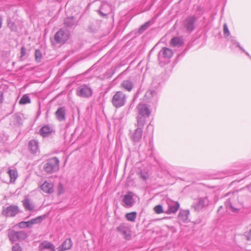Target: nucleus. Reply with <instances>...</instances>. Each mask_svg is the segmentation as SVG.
Here are the masks:
<instances>
[{"instance_id":"29","label":"nucleus","mask_w":251,"mask_h":251,"mask_svg":"<svg viewBox=\"0 0 251 251\" xmlns=\"http://www.w3.org/2000/svg\"><path fill=\"white\" fill-rule=\"evenodd\" d=\"M231 42L232 43V46L231 48H232L233 46L235 45L236 47H238L240 50H241L243 52H245L251 59V56L250 54L247 52L240 45L239 42H236L235 40L232 39L231 40Z\"/></svg>"},{"instance_id":"39","label":"nucleus","mask_w":251,"mask_h":251,"mask_svg":"<svg viewBox=\"0 0 251 251\" xmlns=\"http://www.w3.org/2000/svg\"><path fill=\"white\" fill-rule=\"evenodd\" d=\"M140 177L143 180H146L149 178V175L146 172H141L140 174Z\"/></svg>"},{"instance_id":"13","label":"nucleus","mask_w":251,"mask_h":251,"mask_svg":"<svg viewBox=\"0 0 251 251\" xmlns=\"http://www.w3.org/2000/svg\"><path fill=\"white\" fill-rule=\"evenodd\" d=\"M39 251H55L54 246L50 242L44 241L39 246Z\"/></svg>"},{"instance_id":"4","label":"nucleus","mask_w":251,"mask_h":251,"mask_svg":"<svg viewBox=\"0 0 251 251\" xmlns=\"http://www.w3.org/2000/svg\"><path fill=\"white\" fill-rule=\"evenodd\" d=\"M173 51L168 48H163L159 52L158 54V59L160 63L164 64L169 61V59L173 56Z\"/></svg>"},{"instance_id":"11","label":"nucleus","mask_w":251,"mask_h":251,"mask_svg":"<svg viewBox=\"0 0 251 251\" xmlns=\"http://www.w3.org/2000/svg\"><path fill=\"white\" fill-rule=\"evenodd\" d=\"M209 204V200L207 197L200 198L198 202L195 203L193 207L196 211H200Z\"/></svg>"},{"instance_id":"27","label":"nucleus","mask_w":251,"mask_h":251,"mask_svg":"<svg viewBox=\"0 0 251 251\" xmlns=\"http://www.w3.org/2000/svg\"><path fill=\"white\" fill-rule=\"evenodd\" d=\"M64 24L67 26H72L75 24V21L73 17H68L64 20Z\"/></svg>"},{"instance_id":"7","label":"nucleus","mask_w":251,"mask_h":251,"mask_svg":"<svg viewBox=\"0 0 251 251\" xmlns=\"http://www.w3.org/2000/svg\"><path fill=\"white\" fill-rule=\"evenodd\" d=\"M158 100L157 93L154 90H149L146 92L144 97V100L147 102L155 103Z\"/></svg>"},{"instance_id":"23","label":"nucleus","mask_w":251,"mask_h":251,"mask_svg":"<svg viewBox=\"0 0 251 251\" xmlns=\"http://www.w3.org/2000/svg\"><path fill=\"white\" fill-rule=\"evenodd\" d=\"M28 148L30 151L33 153H36L38 150V142L35 140H31L28 144Z\"/></svg>"},{"instance_id":"10","label":"nucleus","mask_w":251,"mask_h":251,"mask_svg":"<svg viewBox=\"0 0 251 251\" xmlns=\"http://www.w3.org/2000/svg\"><path fill=\"white\" fill-rule=\"evenodd\" d=\"M117 230L123 234L126 239L128 240L130 238V229L126 224H121L117 227Z\"/></svg>"},{"instance_id":"1","label":"nucleus","mask_w":251,"mask_h":251,"mask_svg":"<svg viewBox=\"0 0 251 251\" xmlns=\"http://www.w3.org/2000/svg\"><path fill=\"white\" fill-rule=\"evenodd\" d=\"M59 160L56 157L49 159L44 165V170L49 174H51L59 170Z\"/></svg>"},{"instance_id":"22","label":"nucleus","mask_w":251,"mask_h":251,"mask_svg":"<svg viewBox=\"0 0 251 251\" xmlns=\"http://www.w3.org/2000/svg\"><path fill=\"white\" fill-rule=\"evenodd\" d=\"M121 86L126 90L130 92L133 87V84L130 80H125L122 82Z\"/></svg>"},{"instance_id":"5","label":"nucleus","mask_w":251,"mask_h":251,"mask_svg":"<svg viewBox=\"0 0 251 251\" xmlns=\"http://www.w3.org/2000/svg\"><path fill=\"white\" fill-rule=\"evenodd\" d=\"M69 32L66 29H60L55 34L54 41L56 44H64L69 38Z\"/></svg>"},{"instance_id":"24","label":"nucleus","mask_w":251,"mask_h":251,"mask_svg":"<svg viewBox=\"0 0 251 251\" xmlns=\"http://www.w3.org/2000/svg\"><path fill=\"white\" fill-rule=\"evenodd\" d=\"M72 245V243L70 239H67L62 243L59 248L58 251H63L69 249Z\"/></svg>"},{"instance_id":"46","label":"nucleus","mask_w":251,"mask_h":251,"mask_svg":"<svg viewBox=\"0 0 251 251\" xmlns=\"http://www.w3.org/2000/svg\"><path fill=\"white\" fill-rule=\"evenodd\" d=\"M4 100L3 98V92L2 90H1V89L0 88V103H1L3 102Z\"/></svg>"},{"instance_id":"37","label":"nucleus","mask_w":251,"mask_h":251,"mask_svg":"<svg viewBox=\"0 0 251 251\" xmlns=\"http://www.w3.org/2000/svg\"><path fill=\"white\" fill-rule=\"evenodd\" d=\"M154 210L157 214H160L164 212L163 207L161 205H157L154 207Z\"/></svg>"},{"instance_id":"30","label":"nucleus","mask_w":251,"mask_h":251,"mask_svg":"<svg viewBox=\"0 0 251 251\" xmlns=\"http://www.w3.org/2000/svg\"><path fill=\"white\" fill-rule=\"evenodd\" d=\"M8 174L10 178L11 181H14L18 176L17 171L15 170L9 169L8 171Z\"/></svg>"},{"instance_id":"49","label":"nucleus","mask_w":251,"mask_h":251,"mask_svg":"<svg viewBox=\"0 0 251 251\" xmlns=\"http://www.w3.org/2000/svg\"><path fill=\"white\" fill-rule=\"evenodd\" d=\"M2 23V18L1 16H0V28L1 27Z\"/></svg>"},{"instance_id":"20","label":"nucleus","mask_w":251,"mask_h":251,"mask_svg":"<svg viewBox=\"0 0 251 251\" xmlns=\"http://www.w3.org/2000/svg\"><path fill=\"white\" fill-rule=\"evenodd\" d=\"M189 215V211L188 210H180L178 216V219L179 221L182 222H186L188 220Z\"/></svg>"},{"instance_id":"40","label":"nucleus","mask_w":251,"mask_h":251,"mask_svg":"<svg viewBox=\"0 0 251 251\" xmlns=\"http://www.w3.org/2000/svg\"><path fill=\"white\" fill-rule=\"evenodd\" d=\"M8 26L13 31H15L16 30V26L15 25V24L12 22H8Z\"/></svg>"},{"instance_id":"16","label":"nucleus","mask_w":251,"mask_h":251,"mask_svg":"<svg viewBox=\"0 0 251 251\" xmlns=\"http://www.w3.org/2000/svg\"><path fill=\"white\" fill-rule=\"evenodd\" d=\"M143 130L140 128H137L131 134L130 138L132 141L134 143H137L140 141L142 136Z\"/></svg>"},{"instance_id":"31","label":"nucleus","mask_w":251,"mask_h":251,"mask_svg":"<svg viewBox=\"0 0 251 251\" xmlns=\"http://www.w3.org/2000/svg\"><path fill=\"white\" fill-rule=\"evenodd\" d=\"M29 103H30V99L27 95H24L19 101V103L21 104H25Z\"/></svg>"},{"instance_id":"19","label":"nucleus","mask_w":251,"mask_h":251,"mask_svg":"<svg viewBox=\"0 0 251 251\" xmlns=\"http://www.w3.org/2000/svg\"><path fill=\"white\" fill-rule=\"evenodd\" d=\"M53 131V128L49 125L43 126L40 130V134L44 137L49 136Z\"/></svg>"},{"instance_id":"18","label":"nucleus","mask_w":251,"mask_h":251,"mask_svg":"<svg viewBox=\"0 0 251 251\" xmlns=\"http://www.w3.org/2000/svg\"><path fill=\"white\" fill-rule=\"evenodd\" d=\"M56 119L60 122L66 119V109L64 107H59L55 113Z\"/></svg>"},{"instance_id":"42","label":"nucleus","mask_w":251,"mask_h":251,"mask_svg":"<svg viewBox=\"0 0 251 251\" xmlns=\"http://www.w3.org/2000/svg\"><path fill=\"white\" fill-rule=\"evenodd\" d=\"M244 235L246 237L247 240L251 243V229L248 232L245 233Z\"/></svg>"},{"instance_id":"26","label":"nucleus","mask_w":251,"mask_h":251,"mask_svg":"<svg viewBox=\"0 0 251 251\" xmlns=\"http://www.w3.org/2000/svg\"><path fill=\"white\" fill-rule=\"evenodd\" d=\"M147 117L137 116V128H140L142 129L144 127Z\"/></svg>"},{"instance_id":"33","label":"nucleus","mask_w":251,"mask_h":251,"mask_svg":"<svg viewBox=\"0 0 251 251\" xmlns=\"http://www.w3.org/2000/svg\"><path fill=\"white\" fill-rule=\"evenodd\" d=\"M225 205L227 209H231L232 211L233 212H236L237 211V209L234 208L233 206L231 199H229L227 201H226V202H225Z\"/></svg>"},{"instance_id":"12","label":"nucleus","mask_w":251,"mask_h":251,"mask_svg":"<svg viewBox=\"0 0 251 251\" xmlns=\"http://www.w3.org/2000/svg\"><path fill=\"white\" fill-rule=\"evenodd\" d=\"M168 205V208L165 211L167 214L176 213L179 208V203L177 201H169Z\"/></svg>"},{"instance_id":"17","label":"nucleus","mask_w":251,"mask_h":251,"mask_svg":"<svg viewBox=\"0 0 251 251\" xmlns=\"http://www.w3.org/2000/svg\"><path fill=\"white\" fill-rule=\"evenodd\" d=\"M133 194L130 192H128L124 196L123 202L124 203V206L127 207H131L133 204Z\"/></svg>"},{"instance_id":"50","label":"nucleus","mask_w":251,"mask_h":251,"mask_svg":"<svg viewBox=\"0 0 251 251\" xmlns=\"http://www.w3.org/2000/svg\"><path fill=\"white\" fill-rule=\"evenodd\" d=\"M150 146H151V149L152 145H151V141H150Z\"/></svg>"},{"instance_id":"35","label":"nucleus","mask_w":251,"mask_h":251,"mask_svg":"<svg viewBox=\"0 0 251 251\" xmlns=\"http://www.w3.org/2000/svg\"><path fill=\"white\" fill-rule=\"evenodd\" d=\"M42 53L39 50H36L35 51V58L37 62H40L42 58Z\"/></svg>"},{"instance_id":"36","label":"nucleus","mask_w":251,"mask_h":251,"mask_svg":"<svg viewBox=\"0 0 251 251\" xmlns=\"http://www.w3.org/2000/svg\"><path fill=\"white\" fill-rule=\"evenodd\" d=\"M44 217L38 216V217L31 219L33 225L41 223L44 219Z\"/></svg>"},{"instance_id":"25","label":"nucleus","mask_w":251,"mask_h":251,"mask_svg":"<svg viewBox=\"0 0 251 251\" xmlns=\"http://www.w3.org/2000/svg\"><path fill=\"white\" fill-rule=\"evenodd\" d=\"M23 203L26 210L32 211L35 208L34 204L28 199H25L23 201Z\"/></svg>"},{"instance_id":"2","label":"nucleus","mask_w":251,"mask_h":251,"mask_svg":"<svg viewBox=\"0 0 251 251\" xmlns=\"http://www.w3.org/2000/svg\"><path fill=\"white\" fill-rule=\"evenodd\" d=\"M126 101V95L121 91H117L112 99L113 105L116 108H120L124 106Z\"/></svg>"},{"instance_id":"14","label":"nucleus","mask_w":251,"mask_h":251,"mask_svg":"<svg viewBox=\"0 0 251 251\" xmlns=\"http://www.w3.org/2000/svg\"><path fill=\"white\" fill-rule=\"evenodd\" d=\"M40 188L42 191L47 194H51L53 192V183L47 180L40 185Z\"/></svg>"},{"instance_id":"9","label":"nucleus","mask_w":251,"mask_h":251,"mask_svg":"<svg viewBox=\"0 0 251 251\" xmlns=\"http://www.w3.org/2000/svg\"><path fill=\"white\" fill-rule=\"evenodd\" d=\"M137 109L138 111V116L149 117L151 114V111L146 104L139 103Z\"/></svg>"},{"instance_id":"8","label":"nucleus","mask_w":251,"mask_h":251,"mask_svg":"<svg viewBox=\"0 0 251 251\" xmlns=\"http://www.w3.org/2000/svg\"><path fill=\"white\" fill-rule=\"evenodd\" d=\"M77 95L81 97L88 98L92 96V89L86 85L80 86L77 89Z\"/></svg>"},{"instance_id":"43","label":"nucleus","mask_w":251,"mask_h":251,"mask_svg":"<svg viewBox=\"0 0 251 251\" xmlns=\"http://www.w3.org/2000/svg\"><path fill=\"white\" fill-rule=\"evenodd\" d=\"M19 226L21 228H24L27 227L25 222L23 221L19 223Z\"/></svg>"},{"instance_id":"6","label":"nucleus","mask_w":251,"mask_h":251,"mask_svg":"<svg viewBox=\"0 0 251 251\" xmlns=\"http://www.w3.org/2000/svg\"><path fill=\"white\" fill-rule=\"evenodd\" d=\"M8 237L12 242L23 240L27 237L26 233L23 231H16L14 230H8Z\"/></svg>"},{"instance_id":"45","label":"nucleus","mask_w":251,"mask_h":251,"mask_svg":"<svg viewBox=\"0 0 251 251\" xmlns=\"http://www.w3.org/2000/svg\"><path fill=\"white\" fill-rule=\"evenodd\" d=\"M58 191L59 195H60V194H61L63 193V186L61 184H60L58 185Z\"/></svg>"},{"instance_id":"47","label":"nucleus","mask_w":251,"mask_h":251,"mask_svg":"<svg viewBox=\"0 0 251 251\" xmlns=\"http://www.w3.org/2000/svg\"><path fill=\"white\" fill-rule=\"evenodd\" d=\"M14 119H15L16 121L17 122V124L19 125H20L21 124V119L20 117L18 116H15Z\"/></svg>"},{"instance_id":"28","label":"nucleus","mask_w":251,"mask_h":251,"mask_svg":"<svg viewBox=\"0 0 251 251\" xmlns=\"http://www.w3.org/2000/svg\"><path fill=\"white\" fill-rule=\"evenodd\" d=\"M137 217V213L136 212H132L127 213L126 214V219L130 222H134Z\"/></svg>"},{"instance_id":"48","label":"nucleus","mask_w":251,"mask_h":251,"mask_svg":"<svg viewBox=\"0 0 251 251\" xmlns=\"http://www.w3.org/2000/svg\"><path fill=\"white\" fill-rule=\"evenodd\" d=\"M25 223H26L27 227H31L33 225L31 220L29 221L25 222Z\"/></svg>"},{"instance_id":"44","label":"nucleus","mask_w":251,"mask_h":251,"mask_svg":"<svg viewBox=\"0 0 251 251\" xmlns=\"http://www.w3.org/2000/svg\"><path fill=\"white\" fill-rule=\"evenodd\" d=\"M26 52V50L24 47H22L21 49V56L20 58H22L25 54Z\"/></svg>"},{"instance_id":"15","label":"nucleus","mask_w":251,"mask_h":251,"mask_svg":"<svg viewBox=\"0 0 251 251\" xmlns=\"http://www.w3.org/2000/svg\"><path fill=\"white\" fill-rule=\"evenodd\" d=\"M3 212L7 217H14L19 212V208L17 206L10 205Z\"/></svg>"},{"instance_id":"38","label":"nucleus","mask_w":251,"mask_h":251,"mask_svg":"<svg viewBox=\"0 0 251 251\" xmlns=\"http://www.w3.org/2000/svg\"><path fill=\"white\" fill-rule=\"evenodd\" d=\"M223 32L224 35L226 37H228L230 35V32L228 29V27L226 24H225L224 25Z\"/></svg>"},{"instance_id":"41","label":"nucleus","mask_w":251,"mask_h":251,"mask_svg":"<svg viewBox=\"0 0 251 251\" xmlns=\"http://www.w3.org/2000/svg\"><path fill=\"white\" fill-rule=\"evenodd\" d=\"M12 251H22V248L18 244L12 247Z\"/></svg>"},{"instance_id":"34","label":"nucleus","mask_w":251,"mask_h":251,"mask_svg":"<svg viewBox=\"0 0 251 251\" xmlns=\"http://www.w3.org/2000/svg\"><path fill=\"white\" fill-rule=\"evenodd\" d=\"M151 25V22L150 21L145 23L139 29V33H142Z\"/></svg>"},{"instance_id":"3","label":"nucleus","mask_w":251,"mask_h":251,"mask_svg":"<svg viewBox=\"0 0 251 251\" xmlns=\"http://www.w3.org/2000/svg\"><path fill=\"white\" fill-rule=\"evenodd\" d=\"M197 18L195 16H191L187 17L182 23L183 28L188 33L192 32L196 27Z\"/></svg>"},{"instance_id":"21","label":"nucleus","mask_w":251,"mask_h":251,"mask_svg":"<svg viewBox=\"0 0 251 251\" xmlns=\"http://www.w3.org/2000/svg\"><path fill=\"white\" fill-rule=\"evenodd\" d=\"M183 41L179 37H175L173 38L170 41V45L172 47H179L183 45Z\"/></svg>"},{"instance_id":"32","label":"nucleus","mask_w":251,"mask_h":251,"mask_svg":"<svg viewBox=\"0 0 251 251\" xmlns=\"http://www.w3.org/2000/svg\"><path fill=\"white\" fill-rule=\"evenodd\" d=\"M106 8H110L109 4L106 3H103L101 4L100 8V10L99 11V13L103 17H106L107 15V14L104 13L102 11V10H104Z\"/></svg>"}]
</instances>
